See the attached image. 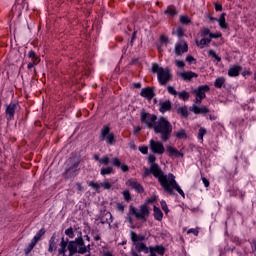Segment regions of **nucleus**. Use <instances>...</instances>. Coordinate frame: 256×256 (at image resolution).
Returning a JSON list of instances; mask_svg holds the SVG:
<instances>
[{
	"label": "nucleus",
	"mask_w": 256,
	"mask_h": 256,
	"mask_svg": "<svg viewBox=\"0 0 256 256\" xmlns=\"http://www.w3.org/2000/svg\"><path fill=\"white\" fill-rule=\"evenodd\" d=\"M215 11H223V5L215 2L214 3Z\"/></svg>",
	"instance_id": "obj_58"
},
{
	"label": "nucleus",
	"mask_w": 256,
	"mask_h": 256,
	"mask_svg": "<svg viewBox=\"0 0 256 256\" xmlns=\"http://www.w3.org/2000/svg\"><path fill=\"white\" fill-rule=\"evenodd\" d=\"M175 65L178 66L180 69H183V67H185V62H183V60H176Z\"/></svg>",
	"instance_id": "obj_56"
},
{
	"label": "nucleus",
	"mask_w": 256,
	"mask_h": 256,
	"mask_svg": "<svg viewBox=\"0 0 256 256\" xmlns=\"http://www.w3.org/2000/svg\"><path fill=\"white\" fill-rule=\"evenodd\" d=\"M154 133L156 135H160V139L167 143L169 139H171V133H173V125L167 118L160 116L156 122V125H154Z\"/></svg>",
	"instance_id": "obj_2"
},
{
	"label": "nucleus",
	"mask_w": 256,
	"mask_h": 256,
	"mask_svg": "<svg viewBox=\"0 0 256 256\" xmlns=\"http://www.w3.org/2000/svg\"><path fill=\"white\" fill-rule=\"evenodd\" d=\"M196 45H197V47H200V49H203L205 47V45H207V42H206L205 38H202L200 41L196 40Z\"/></svg>",
	"instance_id": "obj_44"
},
{
	"label": "nucleus",
	"mask_w": 256,
	"mask_h": 256,
	"mask_svg": "<svg viewBox=\"0 0 256 256\" xmlns=\"http://www.w3.org/2000/svg\"><path fill=\"white\" fill-rule=\"evenodd\" d=\"M99 219L102 225H111L113 223V215L105 210L101 212Z\"/></svg>",
	"instance_id": "obj_14"
},
{
	"label": "nucleus",
	"mask_w": 256,
	"mask_h": 256,
	"mask_svg": "<svg viewBox=\"0 0 256 256\" xmlns=\"http://www.w3.org/2000/svg\"><path fill=\"white\" fill-rule=\"evenodd\" d=\"M130 237L134 245H137V243H139L138 241H145V235H137V233L133 231H131Z\"/></svg>",
	"instance_id": "obj_23"
},
{
	"label": "nucleus",
	"mask_w": 256,
	"mask_h": 256,
	"mask_svg": "<svg viewBox=\"0 0 256 256\" xmlns=\"http://www.w3.org/2000/svg\"><path fill=\"white\" fill-rule=\"evenodd\" d=\"M180 23L182 25H191V18H189V16L180 15Z\"/></svg>",
	"instance_id": "obj_35"
},
{
	"label": "nucleus",
	"mask_w": 256,
	"mask_h": 256,
	"mask_svg": "<svg viewBox=\"0 0 256 256\" xmlns=\"http://www.w3.org/2000/svg\"><path fill=\"white\" fill-rule=\"evenodd\" d=\"M45 233H47V231L45 230V228H42L36 233V236L41 239V237H43Z\"/></svg>",
	"instance_id": "obj_54"
},
{
	"label": "nucleus",
	"mask_w": 256,
	"mask_h": 256,
	"mask_svg": "<svg viewBox=\"0 0 256 256\" xmlns=\"http://www.w3.org/2000/svg\"><path fill=\"white\" fill-rule=\"evenodd\" d=\"M150 174H152V172H151V166H150V169H149V168H145L144 177H149Z\"/></svg>",
	"instance_id": "obj_61"
},
{
	"label": "nucleus",
	"mask_w": 256,
	"mask_h": 256,
	"mask_svg": "<svg viewBox=\"0 0 256 256\" xmlns=\"http://www.w3.org/2000/svg\"><path fill=\"white\" fill-rule=\"evenodd\" d=\"M177 95L179 99H182V101H189V97H190L189 92L183 90L179 92Z\"/></svg>",
	"instance_id": "obj_32"
},
{
	"label": "nucleus",
	"mask_w": 256,
	"mask_h": 256,
	"mask_svg": "<svg viewBox=\"0 0 256 256\" xmlns=\"http://www.w3.org/2000/svg\"><path fill=\"white\" fill-rule=\"evenodd\" d=\"M135 245V249L138 253H149V247H147V245H145V243L141 242V243H136Z\"/></svg>",
	"instance_id": "obj_22"
},
{
	"label": "nucleus",
	"mask_w": 256,
	"mask_h": 256,
	"mask_svg": "<svg viewBox=\"0 0 256 256\" xmlns=\"http://www.w3.org/2000/svg\"><path fill=\"white\" fill-rule=\"evenodd\" d=\"M160 205L166 214L169 213V207L167 206V202H165V200H162Z\"/></svg>",
	"instance_id": "obj_50"
},
{
	"label": "nucleus",
	"mask_w": 256,
	"mask_h": 256,
	"mask_svg": "<svg viewBox=\"0 0 256 256\" xmlns=\"http://www.w3.org/2000/svg\"><path fill=\"white\" fill-rule=\"evenodd\" d=\"M210 89L211 88L209 87V85H201V86H198L197 89L193 90V94L196 97H199V99H205V97H207L205 93H208Z\"/></svg>",
	"instance_id": "obj_13"
},
{
	"label": "nucleus",
	"mask_w": 256,
	"mask_h": 256,
	"mask_svg": "<svg viewBox=\"0 0 256 256\" xmlns=\"http://www.w3.org/2000/svg\"><path fill=\"white\" fill-rule=\"evenodd\" d=\"M187 233H188V235L192 233L193 235H195V237H197V236L199 235V229H197V228H191V229H189V230L187 231Z\"/></svg>",
	"instance_id": "obj_53"
},
{
	"label": "nucleus",
	"mask_w": 256,
	"mask_h": 256,
	"mask_svg": "<svg viewBox=\"0 0 256 256\" xmlns=\"http://www.w3.org/2000/svg\"><path fill=\"white\" fill-rule=\"evenodd\" d=\"M126 185L136 191V193H145V188H143V185L136 181L135 179L131 178L126 182Z\"/></svg>",
	"instance_id": "obj_12"
},
{
	"label": "nucleus",
	"mask_w": 256,
	"mask_h": 256,
	"mask_svg": "<svg viewBox=\"0 0 256 256\" xmlns=\"http://www.w3.org/2000/svg\"><path fill=\"white\" fill-rule=\"evenodd\" d=\"M99 163L101 165H109V156H104L100 158Z\"/></svg>",
	"instance_id": "obj_48"
},
{
	"label": "nucleus",
	"mask_w": 256,
	"mask_h": 256,
	"mask_svg": "<svg viewBox=\"0 0 256 256\" xmlns=\"http://www.w3.org/2000/svg\"><path fill=\"white\" fill-rule=\"evenodd\" d=\"M186 61H187V63H193V61H195V58L193 57V56H191V55H188L187 57H186Z\"/></svg>",
	"instance_id": "obj_64"
},
{
	"label": "nucleus",
	"mask_w": 256,
	"mask_h": 256,
	"mask_svg": "<svg viewBox=\"0 0 256 256\" xmlns=\"http://www.w3.org/2000/svg\"><path fill=\"white\" fill-rule=\"evenodd\" d=\"M176 35L181 40V38L185 37V30H183V27L178 26L176 29Z\"/></svg>",
	"instance_id": "obj_37"
},
{
	"label": "nucleus",
	"mask_w": 256,
	"mask_h": 256,
	"mask_svg": "<svg viewBox=\"0 0 256 256\" xmlns=\"http://www.w3.org/2000/svg\"><path fill=\"white\" fill-rule=\"evenodd\" d=\"M120 169L123 173H127V171H129V166H127V164H121Z\"/></svg>",
	"instance_id": "obj_59"
},
{
	"label": "nucleus",
	"mask_w": 256,
	"mask_h": 256,
	"mask_svg": "<svg viewBox=\"0 0 256 256\" xmlns=\"http://www.w3.org/2000/svg\"><path fill=\"white\" fill-rule=\"evenodd\" d=\"M207 134V129L201 127L198 131V139L200 141H203V137H205V135Z\"/></svg>",
	"instance_id": "obj_39"
},
{
	"label": "nucleus",
	"mask_w": 256,
	"mask_h": 256,
	"mask_svg": "<svg viewBox=\"0 0 256 256\" xmlns=\"http://www.w3.org/2000/svg\"><path fill=\"white\" fill-rule=\"evenodd\" d=\"M168 41H169V38L167 36H165V35L160 36V42L168 43Z\"/></svg>",
	"instance_id": "obj_60"
},
{
	"label": "nucleus",
	"mask_w": 256,
	"mask_h": 256,
	"mask_svg": "<svg viewBox=\"0 0 256 256\" xmlns=\"http://www.w3.org/2000/svg\"><path fill=\"white\" fill-rule=\"evenodd\" d=\"M79 158L77 157H70L65 165V171L62 173V177L64 179H75L77 175H79V165H80Z\"/></svg>",
	"instance_id": "obj_4"
},
{
	"label": "nucleus",
	"mask_w": 256,
	"mask_h": 256,
	"mask_svg": "<svg viewBox=\"0 0 256 256\" xmlns=\"http://www.w3.org/2000/svg\"><path fill=\"white\" fill-rule=\"evenodd\" d=\"M219 37H222L221 33H212V32H210V39H219Z\"/></svg>",
	"instance_id": "obj_57"
},
{
	"label": "nucleus",
	"mask_w": 256,
	"mask_h": 256,
	"mask_svg": "<svg viewBox=\"0 0 256 256\" xmlns=\"http://www.w3.org/2000/svg\"><path fill=\"white\" fill-rule=\"evenodd\" d=\"M35 245L33 242H31L27 248L24 250L25 255H29V253H31V251H33V249L35 248Z\"/></svg>",
	"instance_id": "obj_42"
},
{
	"label": "nucleus",
	"mask_w": 256,
	"mask_h": 256,
	"mask_svg": "<svg viewBox=\"0 0 256 256\" xmlns=\"http://www.w3.org/2000/svg\"><path fill=\"white\" fill-rule=\"evenodd\" d=\"M89 187H92V189H94L95 191H97V193H99V190L101 189V184L94 181H90Z\"/></svg>",
	"instance_id": "obj_38"
},
{
	"label": "nucleus",
	"mask_w": 256,
	"mask_h": 256,
	"mask_svg": "<svg viewBox=\"0 0 256 256\" xmlns=\"http://www.w3.org/2000/svg\"><path fill=\"white\" fill-rule=\"evenodd\" d=\"M200 33L201 37H207V35H209V37L211 36V30L209 28H202Z\"/></svg>",
	"instance_id": "obj_43"
},
{
	"label": "nucleus",
	"mask_w": 256,
	"mask_h": 256,
	"mask_svg": "<svg viewBox=\"0 0 256 256\" xmlns=\"http://www.w3.org/2000/svg\"><path fill=\"white\" fill-rule=\"evenodd\" d=\"M155 161H157V157L155 155L151 154L148 157V163H151L152 165L155 164Z\"/></svg>",
	"instance_id": "obj_55"
},
{
	"label": "nucleus",
	"mask_w": 256,
	"mask_h": 256,
	"mask_svg": "<svg viewBox=\"0 0 256 256\" xmlns=\"http://www.w3.org/2000/svg\"><path fill=\"white\" fill-rule=\"evenodd\" d=\"M177 113H178V115H181L185 119H187V117H189V110L187 109V106L179 107L177 109Z\"/></svg>",
	"instance_id": "obj_29"
},
{
	"label": "nucleus",
	"mask_w": 256,
	"mask_h": 256,
	"mask_svg": "<svg viewBox=\"0 0 256 256\" xmlns=\"http://www.w3.org/2000/svg\"><path fill=\"white\" fill-rule=\"evenodd\" d=\"M214 87H216V89H221V87H225V77L216 78L214 82Z\"/></svg>",
	"instance_id": "obj_28"
},
{
	"label": "nucleus",
	"mask_w": 256,
	"mask_h": 256,
	"mask_svg": "<svg viewBox=\"0 0 256 256\" xmlns=\"http://www.w3.org/2000/svg\"><path fill=\"white\" fill-rule=\"evenodd\" d=\"M150 149L156 155L165 153V146L160 141L150 140Z\"/></svg>",
	"instance_id": "obj_11"
},
{
	"label": "nucleus",
	"mask_w": 256,
	"mask_h": 256,
	"mask_svg": "<svg viewBox=\"0 0 256 256\" xmlns=\"http://www.w3.org/2000/svg\"><path fill=\"white\" fill-rule=\"evenodd\" d=\"M154 219L156 221H163V211L157 206H154Z\"/></svg>",
	"instance_id": "obj_25"
},
{
	"label": "nucleus",
	"mask_w": 256,
	"mask_h": 256,
	"mask_svg": "<svg viewBox=\"0 0 256 256\" xmlns=\"http://www.w3.org/2000/svg\"><path fill=\"white\" fill-rule=\"evenodd\" d=\"M159 111L160 113H167V111H171V100H166L165 102H161Z\"/></svg>",
	"instance_id": "obj_21"
},
{
	"label": "nucleus",
	"mask_w": 256,
	"mask_h": 256,
	"mask_svg": "<svg viewBox=\"0 0 256 256\" xmlns=\"http://www.w3.org/2000/svg\"><path fill=\"white\" fill-rule=\"evenodd\" d=\"M140 95L144 97V99L151 100L155 97V90L151 87L142 88Z\"/></svg>",
	"instance_id": "obj_16"
},
{
	"label": "nucleus",
	"mask_w": 256,
	"mask_h": 256,
	"mask_svg": "<svg viewBox=\"0 0 256 256\" xmlns=\"http://www.w3.org/2000/svg\"><path fill=\"white\" fill-rule=\"evenodd\" d=\"M122 195L124 197V199L127 201V203L131 202V193L129 192V190H124L122 192Z\"/></svg>",
	"instance_id": "obj_40"
},
{
	"label": "nucleus",
	"mask_w": 256,
	"mask_h": 256,
	"mask_svg": "<svg viewBox=\"0 0 256 256\" xmlns=\"http://www.w3.org/2000/svg\"><path fill=\"white\" fill-rule=\"evenodd\" d=\"M242 69L243 68L241 66L230 67L228 70L229 77H239V73H241Z\"/></svg>",
	"instance_id": "obj_20"
},
{
	"label": "nucleus",
	"mask_w": 256,
	"mask_h": 256,
	"mask_svg": "<svg viewBox=\"0 0 256 256\" xmlns=\"http://www.w3.org/2000/svg\"><path fill=\"white\" fill-rule=\"evenodd\" d=\"M70 256L77 255H85V253H91V244L85 246V240H83L82 233L79 232V236L74 240H70L69 245Z\"/></svg>",
	"instance_id": "obj_3"
},
{
	"label": "nucleus",
	"mask_w": 256,
	"mask_h": 256,
	"mask_svg": "<svg viewBox=\"0 0 256 256\" xmlns=\"http://www.w3.org/2000/svg\"><path fill=\"white\" fill-rule=\"evenodd\" d=\"M166 151L170 157H175L176 159H179V157H184V154L173 146H167Z\"/></svg>",
	"instance_id": "obj_18"
},
{
	"label": "nucleus",
	"mask_w": 256,
	"mask_h": 256,
	"mask_svg": "<svg viewBox=\"0 0 256 256\" xmlns=\"http://www.w3.org/2000/svg\"><path fill=\"white\" fill-rule=\"evenodd\" d=\"M116 209L120 213H125V205H123V203L116 202Z\"/></svg>",
	"instance_id": "obj_45"
},
{
	"label": "nucleus",
	"mask_w": 256,
	"mask_h": 256,
	"mask_svg": "<svg viewBox=\"0 0 256 256\" xmlns=\"http://www.w3.org/2000/svg\"><path fill=\"white\" fill-rule=\"evenodd\" d=\"M140 121L147 127V129H153L157 124L158 119L157 115L151 114L145 111V109H142L140 112Z\"/></svg>",
	"instance_id": "obj_7"
},
{
	"label": "nucleus",
	"mask_w": 256,
	"mask_h": 256,
	"mask_svg": "<svg viewBox=\"0 0 256 256\" xmlns=\"http://www.w3.org/2000/svg\"><path fill=\"white\" fill-rule=\"evenodd\" d=\"M129 215L134 216L138 221H143V223H145L147 222V217H149V207H147V204H142L140 206V212H138L135 206L130 205Z\"/></svg>",
	"instance_id": "obj_6"
},
{
	"label": "nucleus",
	"mask_w": 256,
	"mask_h": 256,
	"mask_svg": "<svg viewBox=\"0 0 256 256\" xmlns=\"http://www.w3.org/2000/svg\"><path fill=\"white\" fill-rule=\"evenodd\" d=\"M100 141H106L107 145H114L115 143V134L111 133V128L107 125H104L100 132Z\"/></svg>",
	"instance_id": "obj_8"
},
{
	"label": "nucleus",
	"mask_w": 256,
	"mask_h": 256,
	"mask_svg": "<svg viewBox=\"0 0 256 256\" xmlns=\"http://www.w3.org/2000/svg\"><path fill=\"white\" fill-rule=\"evenodd\" d=\"M152 73H157L158 81L160 85H167L171 79V73H169V68L163 69L157 63L152 64Z\"/></svg>",
	"instance_id": "obj_5"
},
{
	"label": "nucleus",
	"mask_w": 256,
	"mask_h": 256,
	"mask_svg": "<svg viewBox=\"0 0 256 256\" xmlns=\"http://www.w3.org/2000/svg\"><path fill=\"white\" fill-rule=\"evenodd\" d=\"M28 59H32V63H36V64L41 63V58L37 56V54L33 50H30L28 52Z\"/></svg>",
	"instance_id": "obj_26"
},
{
	"label": "nucleus",
	"mask_w": 256,
	"mask_h": 256,
	"mask_svg": "<svg viewBox=\"0 0 256 256\" xmlns=\"http://www.w3.org/2000/svg\"><path fill=\"white\" fill-rule=\"evenodd\" d=\"M167 91L170 95H174V96L178 95L177 90H175V87L173 86H167Z\"/></svg>",
	"instance_id": "obj_49"
},
{
	"label": "nucleus",
	"mask_w": 256,
	"mask_h": 256,
	"mask_svg": "<svg viewBox=\"0 0 256 256\" xmlns=\"http://www.w3.org/2000/svg\"><path fill=\"white\" fill-rule=\"evenodd\" d=\"M151 173L158 179V183L168 195H175V191H177V193L185 199V192H183V189H181V186H179V183L175 180V175L173 173L165 174L157 163L151 164Z\"/></svg>",
	"instance_id": "obj_1"
},
{
	"label": "nucleus",
	"mask_w": 256,
	"mask_h": 256,
	"mask_svg": "<svg viewBox=\"0 0 256 256\" xmlns=\"http://www.w3.org/2000/svg\"><path fill=\"white\" fill-rule=\"evenodd\" d=\"M175 137L177 139H187V132H185V129H180L178 132H175Z\"/></svg>",
	"instance_id": "obj_33"
},
{
	"label": "nucleus",
	"mask_w": 256,
	"mask_h": 256,
	"mask_svg": "<svg viewBox=\"0 0 256 256\" xmlns=\"http://www.w3.org/2000/svg\"><path fill=\"white\" fill-rule=\"evenodd\" d=\"M111 164L114 166V167H121V160H119V158H112L111 160Z\"/></svg>",
	"instance_id": "obj_46"
},
{
	"label": "nucleus",
	"mask_w": 256,
	"mask_h": 256,
	"mask_svg": "<svg viewBox=\"0 0 256 256\" xmlns=\"http://www.w3.org/2000/svg\"><path fill=\"white\" fill-rule=\"evenodd\" d=\"M55 249H57V242L55 241V234H54V235H52V237L49 240L48 252L53 253V251H55Z\"/></svg>",
	"instance_id": "obj_27"
},
{
	"label": "nucleus",
	"mask_w": 256,
	"mask_h": 256,
	"mask_svg": "<svg viewBox=\"0 0 256 256\" xmlns=\"http://www.w3.org/2000/svg\"><path fill=\"white\" fill-rule=\"evenodd\" d=\"M183 45L181 44H176L175 45V50L174 53L177 55V57L181 56L182 53H187L189 51V45H187V42L182 41Z\"/></svg>",
	"instance_id": "obj_15"
},
{
	"label": "nucleus",
	"mask_w": 256,
	"mask_h": 256,
	"mask_svg": "<svg viewBox=\"0 0 256 256\" xmlns=\"http://www.w3.org/2000/svg\"><path fill=\"white\" fill-rule=\"evenodd\" d=\"M250 247L252 249V253L256 256V239H252L250 242Z\"/></svg>",
	"instance_id": "obj_47"
},
{
	"label": "nucleus",
	"mask_w": 256,
	"mask_h": 256,
	"mask_svg": "<svg viewBox=\"0 0 256 256\" xmlns=\"http://www.w3.org/2000/svg\"><path fill=\"white\" fill-rule=\"evenodd\" d=\"M139 151H140V153H142L143 155H147V153H149V147H147V146H140V147H139Z\"/></svg>",
	"instance_id": "obj_51"
},
{
	"label": "nucleus",
	"mask_w": 256,
	"mask_h": 256,
	"mask_svg": "<svg viewBox=\"0 0 256 256\" xmlns=\"http://www.w3.org/2000/svg\"><path fill=\"white\" fill-rule=\"evenodd\" d=\"M39 241H41V238H39V236H36V235L31 240V242L34 243L35 245H37V243H39Z\"/></svg>",
	"instance_id": "obj_62"
},
{
	"label": "nucleus",
	"mask_w": 256,
	"mask_h": 256,
	"mask_svg": "<svg viewBox=\"0 0 256 256\" xmlns=\"http://www.w3.org/2000/svg\"><path fill=\"white\" fill-rule=\"evenodd\" d=\"M5 107V115L7 121H13V119H15V113L18 109H20L19 102L12 101L10 104H6Z\"/></svg>",
	"instance_id": "obj_9"
},
{
	"label": "nucleus",
	"mask_w": 256,
	"mask_h": 256,
	"mask_svg": "<svg viewBox=\"0 0 256 256\" xmlns=\"http://www.w3.org/2000/svg\"><path fill=\"white\" fill-rule=\"evenodd\" d=\"M64 233L67 237H69V239H75V232L73 231V227L67 228Z\"/></svg>",
	"instance_id": "obj_36"
},
{
	"label": "nucleus",
	"mask_w": 256,
	"mask_h": 256,
	"mask_svg": "<svg viewBox=\"0 0 256 256\" xmlns=\"http://www.w3.org/2000/svg\"><path fill=\"white\" fill-rule=\"evenodd\" d=\"M208 55H209V57H213L214 59H216V61H218V63H221V57H219V56L215 53V51L209 50V51H208Z\"/></svg>",
	"instance_id": "obj_41"
},
{
	"label": "nucleus",
	"mask_w": 256,
	"mask_h": 256,
	"mask_svg": "<svg viewBox=\"0 0 256 256\" xmlns=\"http://www.w3.org/2000/svg\"><path fill=\"white\" fill-rule=\"evenodd\" d=\"M100 187H103V189H111V183L109 181L105 180L100 184Z\"/></svg>",
	"instance_id": "obj_52"
},
{
	"label": "nucleus",
	"mask_w": 256,
	"mask_h": 256,
	"mask_svg": "<svg viewBox=\"0 0 256 256\" xmlns=\"http://www.w3.org/2000/svg\"><path fill=\"white\" fill-rule=\"evenodd\" d=\"M152 249L158 255H161V256L165 255V248L163 247V245H156L152 247Z\"/></svg>",
	"instance_id": "obj_31"
},
{
	"label": "nucleus",
	"mask_w": 256,
	"mask_h": 256,
	"mask_svg": "<svg viewBox=\"0 0 256 256\" xmlns=\"http://www.w3.org/2000/svg\"><path fill=\"white\" fill-rule=\"evenodd\" d=\"M225 17H227V13L223 12L219 19L217 20L218 23H219V27L221 29H227L228 25H227V22H225Z\"/></svg>",
	"instance_id": "obj_24"
},
{
	"label": "nucleus",
	"mask_w": 256,
	"mask_h": 256,
	"mask_svg": "<svg viewBox=\"0 0 256 256\" xmlns=\"http://www.w3.org/2000/svg\"><path fill=\"white\" fill-rule=\"evenodd\" d=\"M180 77H182L184 81H191V79L193 78L197 79L199 77V74L193 71H186V72L180 73Z\"/></svg>",
	"instance_id": "obj_19"
},
{
	"label": "nucleus",
	"mask_w": 256,
	"mask_h": 256,
	"mask_svg": "<svg viewBox=\"0 0 256 256\" xmlns=\"http://www.w3.org/2000/svg\"><path fill=\"white\" fill-rule=\"evenodd\" d=\"M111 173H114L113 167H111V166L106 167V168H101V170H100V174L103 176L111 175Z\"/></svg>",
	"instance_id": "obj_34"
},
{
	"label": "nucleus",
	"mask_w": 256,
	"mask_h": 256,
	"mask_svg": "<svg viewBox=\"0 0 256 256\" xmlns=\"http://www.w3.org/2000/svg\"><path fill=\"white\" fill-rule=\"evenodd\" d=\"M190 111H192V113H194L195 115H206V113H209V108H207L206 106L199 107L197 106V104H194L190 107Z\"/></svg>",
	"instance_id": "obj_17"
},
{
	"label": "nucleus",
	"mask_w": 256,
	"mask_h": 256,
	"mask_svg": "<svg viewBox=\"0 0 256 256\" xmlns=\"http://www.w3.org/2000/svg\"><path fill=\"white\" fill-rule=\"evenodd\" d=\"M26 5H27V0H16L15 5L12 6V9L10 11V16L21 17V14L23 13V9H25Z\"/></svg>",
	"instance_id": "obj_10"
},
{
	"label": "nucleus",
	"mask_w": 256,
	"mask_h": 256,
	"mask_svg": "<svg viewBox=\"0 0 256 256\" xmlns=\"http://www.w3.org/2000/svg\"><path fill=\"white\" fill-rule=\"evenodd\" d=\"M202 181H203L204 187H209L210 182H209V180L207 178L202 177Z\"/></svg>",
	"instance_id": "obj_63"
},
{
	"label": "nucleus",
	"mask_w": 256,
	"mask_h": 256,
	"mask_svg": "<svg viewBox=\"0 0 256 256\" xmlns=\"http://www.w3.org/2000/svg\"><path fill=\"white\" fill-rule=\"evenodd\" d=\"M164 15H170L171 17H175L177 15V9L173 6H168L167 9L164 11Z\"/></svg>",
	"instance_id": "obj_30"
}]
</instances>
